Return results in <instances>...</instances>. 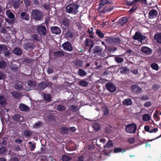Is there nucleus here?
<instances>
[{"instance_id":"obj_36","label":"nucleus","mask_w":161,"mask_h":161,"mask_svg":"<svg viewBox=\"0 0 161 161\" xmlns=\"http://www.w3.org/2000/svg\"><path fill=\"white\" fill-rule=\"evenodd\" d=\"M127 21L128 19L126 17H123L121 19L119 24L121 26H123L127 23Z\"/></svg>"},{"instance_id":"obj_9","label":"nucleus","mask_w":161,"mask_h":161,"mask_svg":"<svg viewBox=\"0 0 161 161\" xmlns=\"http://www.w3.org/2000/svg\"><path fill=\"white\" fill-rule=\"evenodd\" d=\"M130 89L131 91L135 94L141 93L142 91V89L136 84L132 85L130 87Z\"/></svg>"},{"instance_id":"obj_21","label":"nucleus","mask_w":161,"mask_h":161,"mask_svg":"<svg viewBox=\"0 0 161 161\" xmlns=\"http://www.w3.org/2000/svg\"><path fill=\"white\" fill-rule=\"evenodd\" d=\"M41 36L37 34H34L31 36V38L32 41L38 42L40 41L41 40Z\"/></svg>"},{"instance_id":"obj_51","label":"nucleus","mask_w":161,"mask_h":161,"mask_svg":"<svg viewBox=\"0 0 161 161\" xmlns=\"http://www.w3.org/2000/svg\"><path fill=\"white\" fill-rule=\"evenodd\" d=\"M7 65L6 63L3 61H2L0 62V68L3 69L5 68Z\"/></svg>"},{"instance_id":"obj_33","label":"nucleus","mask_w":161,"mask_h":161,"mask_svg":"<svg viewBox=\"0 0 161 161\" xmlns=\"http://www.w3.org/2000/svg\"><path fill=\"white\" fill-rule=\"evenodd\" d=\"M87 73L83 69H79L78 71V75L80 76H84L86 75Z\"/></svg>"},{"instance_id":"obj_18","label":"nucleus","mask_w":161,"mask_h":161,"mask_svg":"<svg viewBox=\"0 0 161 161\" xmlns=\"http://www.w3.org/2000/svg\"><path fill=\"white\" fill-rule=\"evenodd\" d=\"M7 99L3 95L0 96V104L2 106H4L7 104Z\"/></svg>"},{"instance_id":"obj_41","label":"nucleus","mask_w":161,"mask_h":161,"mask_svg":"<svg viewBox=\"0 0 161 161\" xmlns=\"http://www.w3.org/2000/svg\"><path fill=\"white\" fill-rule=\"evenodd\" d=\"M151 117L148 114H145L142 116V119L144 121H148L150 119Z\"/></svg>"},{"instance_id":"obj_43","label":"nucleus","mask_w":161,"mask_h":161,"mask_svg":"<svg viewBox=\"0 0 161 161\" xmlns=\"http://www.w3.org/2000/svg\"><path fill=\"white\" fill-rule=\"evenodd\" d=\"M151 68L155 70H158L159 69V66L158 64L155 63H153L151 64Z\"/></svg>"},{"instance_id":"obj_23","label":"nucleus","mask_w":161,"mask_h":161,"mask_svg":"<svg viewBox=\"0 0 161 161\" xmlns=\"http://www.w3.org/2000/svg\"><path fill=\"white\" fill-rule=\"evenodd\" d=\"M123 103L124 105L129 106L132 104V102L131 99L127 98L123 100Z\"/></svg>"},{"instance_id":"obj_3","label":"nucleus","mask_w":161,"mask_h":161,"mask_svg":"<svg viewBox=\"0 0 161 161\" xmlns=\"http://www.w3.org/2000/svg\"><path fill=\"white\" fill-rule=\"evenodd\" d=\"M137 130V126L135 123H132L125 125V130L126 132L130 134L135 133Z\"/></svg>"},{"instance_id":"obj_8","label":"nucleus","mask_w":161,"mask_h":161,"mask_svg":"<svg viewBox=\"0 0 161 161\" xmlns=\"http://www.w3.org/2000/svg\"><path fill=\"white\" fill-rule=\"evenodd\" d=\"M37 32L41 36H44L47 33V29L45 26L43 25H40L37 28Z\"/></svg>"},{"instance_id":"obj_61","label":"nucleus","mask_w":161,"mask_h":161,"mask_svg":"<svg viewBox=\"0 0 161 161\" xmlns=\"http://www.w3.org/2000/svg\"><path fill=\"white\" fill-rule=\"evenodd\" d=\"M152 104V103L150 101H147L145 103L143 106L145 107H149Z\"/></svg>"},{"instance_id":"obj_39","label":"nucleus","mask_w":161,"mask_h":161,"mask_svg":"<svg viewBox=\"0 0 161 161\" xmlns=\"http://www.w3.org/2000/svg\"><path fill=\"white\" fill-rule=\"evenodd\" d=\"M44 100L47 102H50L52 100L50 95L49 94H45L44 95Z\"/></svg>"},{"instance_id":"obj_24","label":"nucleus","mask_w":161,"mask_h":161,"mask_svg":"<svg viewBox=\"0 0 161 161\" xmlns=\"http://www.w3.org/2000/svg\"><path fill=\"white\" fill-rule=\"evenodd\" d=\"M11 94L12 97L15 99H17L20 97L21 94L18 92L14 91L11 92Z\"/></svg>"},{"instance_id":"obj_2","label":"nucleus","mask_w":161,"mask_h":161,"mask_svg":"<svg viewBox=\"0 0 161 161\" xmlns=\"http://www.w3.org/2000/svg\"><path fill=\"white\" fill-rule=\"evenodd\" d=\"M32 16L34 19L37 20H40L43 18V14L41 10L35 9L31 12Z\"/></svg>"},{"instance_id":"obj_34","label":"nucleus","mask_w":161,"mask_h":161,"mask_svg":"<svg viewBox=\"0 0 161 161\" xmlns=\"http://www.w3.org/2000/svg\"><path fill=\"white\" fill-rule=\"evenodd\" d=\"M107 3V2L106 0H100V2L99 4V7L98 8L99 11V12L100 9L102 6H104Z\"/></svg>"},{"instance_id":"obj_44","label":"nucleus","mask_w":161,"mask_h":161,"mask_svg":"<svg viewBox=\"0 0 161 161\" xmlns=\"http://www.w3.org/2000/svg\"><path fill=\"white\" fill-rule=\"evenodd\" d=\"M21 117L19 114H15L13 117V119L15 121H21L20 120V119Z\"/></svg>"},{"instance_id":"obj_11","label":"nucleus","mask_w":161,"mask_h":161,"mask_svg":"<svg viewBox=\"0 0 161 161\" xmlns=\"http://www.w3.org/2000/svg\"><path fill=\"white\" fill-rule=\"evenodd\" d=\"M63 49L66 51H71L73 48L71 44L69 41H67L62 44Z\"/></svg>"},{"instance_id":"obj_45","label":"nucleus","mask_w":161,"mask_h":161,"mask_svg":"<svg viewBox=\"0 0 161 161\" xmlns=\"http://www.w3.org/2000/svg\"><path fill=\"white\" fill-rule=\"evenodd\" d=\"M33 61V60L27 57H24L23 58V62L27 64H30Z\"/></svg>"},{"instance_id":"obj_32","label":"nucleus","mask_w":161,"mask_h":161,"mask_svg":"<svg viewBox=\"0 0 161 161\" xmlns=\"http://www.w3.org/2000/svg\"><path fill=\"white\" fill-rule=\"evenodd\" d=\"M60 133L62 134H65L68 133V129L66 127L62 126L60 128Z\"/></svg>"},{"instance_id":"obj_16","label":"nucleus","mask_w":161,"mask_h":161,"mask_svg":"<svg viewBox=\"0 0 161 161\" xmlns=\"http://www.w3.org/2000/svg\"><path fill=\"white\" fill-rule=\"evenodd\" d=\"M85 44L86 47H93L94 45V41L91 39L86 38L85 42Z\"/></svg>"},{"instance_id":"obj_30","label":"nucleus","mask_w":161,"mask_h":161,"mask_svg":"<svg viewBox=\"0 0 161 161\" xmlns=\"http://www.w3.org/2000/svg\"><path fill=\"white\" fill-rule=\"evenodd\" d=\"M14 87L15 89L17 90H21L23 87L22 82L19 81L18 82L15 84Z\"/></svg>"},{"instance_id":"obj_59","label":"nucleus","mask_w":161,"mask_h":161,"mask_svg":"<svg viewBox=\"0 0 161 161\" xmlns=\"http://www.w3.org/2000/svg\"><path fill=\"white\" fill-rule=\"evenodd\" d=\"M4 53V56L5 57H8L11 54L10 52L8 49Z\"/></svg>"},{"instance_id":"obj_46","label":"nucleus","mask_w":161,"mask_h":161,"mask_svg":"<svg viewBox=\"0 0 161 161\" xmlns=\"http://www.w3.org/2000/svg\"><path fill=\"white\" fill-rule=\"evenodd\" d=\"M71 159V158L65 155H63L62 157V160L63 161H69Z\"/></svg>"},{"instance_id":"obj_55","label":"nucleus","mask_w":161,"mask_h":161,"mask_svg":"<svg viewBox=\"0 0 161 161\" xmlns=\"http://www.w3.org/2000/svg\"><path fill=\"white\" fill-rule=\"evenodd\" d=\"M42 123L41 122L39 121L38 122L36 123L33 126L34 128H37L40 127L41 126Z\"/></svg>"},{"instance_id":"obj_25","label":"nucleus","mask_w":161,"mask_h":161,"mask_svg":"<svg viewBox=\"0 0 161 161\" xmlns=\"http://www.w3.org/2000/svg\"><path fill=\"white\" fill-rule=\"evenodd\" d=\"M47 84L45 82H41L38 84V88L41 91H43L47 86Z\"/></svg>"},{"instance_id":"obj_50","label":"nucleus","mask_w":161,"mask_h":161,"mask_svg":"<svg viewBox=\"0 0 161 161\" xmlns=\"http://www.w3.org/2000/svg\"><path fill=\"white\" fill-rule=\"evenodd\" d=\"M114 59L115 61L118 63H122L124 61V58L119 57H115Z\"/></svg>"},{"instance_id":"obj_13","label":"nucleus","mask_w":161,"mask_h":161,"mask_svg":"<svg viewBox=\"0 0 161 161\" xmlns=\"http://www.w3.org/2000/svg\"><path fill=\"white\" fill-rule=\"evenodd\" d=\"M51 30L52 33L58 35L61 32L60 28L57 26H53L51 28Z\"/></svg>"},{"instance_id":"obj_42","label":"nucleus","mask_w":161,"mask_h":161,"mask_svg":"<svg viewBox=\"0 0 161 161\" xmlns=\"http://www.w3.org/2000/svg\"><path fill=\"white\" fill-rule=\"evenodd\" d=\"M92 127L95 130L98 131L100 129L101 126L99 124L95 123L92 125Z\"/></svg>"},{"instance_id":"obj_47","label":"nucleus","mask_w":161,"mask_h":161,"mask_svg":"<svg viewBox=\"0 0 161 161\" xmlns=\"http://www.w3.org/2000/svg\"><path fill=\"white\" fill-rule=\"evenodd\" d=\"M57 109L59 111H63L65 110V107L61 105H58L57 107Z\"/></svg>"},{"instance_id":"obj_57","label":"nucleus","mask_w":161,"mask_h":161,"mask_svg":"<svg viewBox=\"0 0 161 161\" xmlns=\"http://www.w3.org/2000/svg\"><path fill=\"white\" fill-rule=\"evenodd\" d=\"M122 149L121 148L116 147L114 150V153H118L122 152Z\"/></svg>"},{"instance_id":"obj_29","label":"nucleus","mask_w":161,"mask_h":161,"mask_svg":"<svg viewBox=\"0 0 161 161\" xmlns=\"http://www.w3.org/2000/svg\"><path fill=\"white\" fill-rule=\"evenodd\" d=\"M8 49V46L4 44H0V54Z\"/></svg>"},{"instance_id":"obj_17","label":"nucleus","mask_w":161,"mask_h":161,"mask_svg":"<svg viewBox=\"0 0 161 161\" xmlns=\"http://www.w3.org/2000/svg\"><path fill=\"white\" fill-rule=\"evenodd\" d=\"M64 51H55L53 53V55L55 58H57L59 57H61L64 56Z\"/></svg>"},{"instance_id":"obj_7","label":"nucleus","mask_w":161,"mask_h":161,"mask_svg":"<svg viewBox=\"0 0 161 161\" xmlns=\"http://www.w3.org/2000/svg\"><path fill=\"white\" fill-rule=\"evenodd\" d=\"M105 87L106 89L110 92H114L116 90V86L111 82H108L106 84Z\"/></svg>"},{"instance_id":"obj_6","label":"nucleus","mask_w":161,"mask_h":161,"mask_svg":"<svg viewBox=\"0 0 161 161\" xmlns=\"http://www.w3.org/2000/svg\"><path fill=\"white\" fill-rule=\"evenodd\" d=\"M70 21L66 17H64L62 21L61 27L63 29L66 30L70 26Z\"/></svg>"},{"instance_id":"obj_60","label":"nucleus","mask_w":161,"mask_h":161,"mask_svg":"<svg viewBox=\"0 0 161 161\" xmlns=\"http://www.w3.org/2000/svg\"><path fill=\"white\" fill-rule=\"evenodd\" d=\"M42 3V0H34L33 3L35 4L40 5Z\"/></svg>"},{"instance_id":"obj_62","label":"nucleus","mask_w":161,"mask_h":161,"mask_svg":"<svg viewBox=\"0 0 161 161\" xmlns=\"http://www.w3.org/2000/svg\"><path fill=\"white\" fill-rule=\"evenodd\" d=\"M141 100L143 101H146L149 99V97L147 95H143L140 97Z\"/></svg>"},{"instance_id":"obj_4","label":"nucleus","mask_w":161,"mask_h":161,"mask_svg":"<svg viewBox=\"0 0 161 161\" xmlns=\"http://www.w3.org/2000/svg\"><path fill=\"white\" fill-rule=\"evenodd\" d=\"M133 39L139 40L141 42L144 41L146 39V37L142 35L140 32L137 31L135 32V35L133 36Z\"/></svg>"},{"instance_id":"obj_40","label":"nucleus","mask_w":161,"mask_h":161,"mask_svg":"<svg viewBox=\"0 0 161 161\" xmlns=\"http://www.w3.org/2000/svg\"><path fill=\"white\" fill-rule=\"evenodd\" d=\"M103 111L104 115L107 116L109 114V110L106 106H103Z\"/></svg>"},{"instance_id":"obj_54","label":"nucleus","mask_w":161,"mask_h":161,"mask_svg":"<svg viewBox=\"0 0 161 161\" xmlns=\"http://www.w3.org/2000/svg\"><path fill=\"white\" fill-rule=\"evenodd\" d=\"M128 69L127 67H122L121 68L120 72L123 74L127 73L128 70Z\"/></svg>"},{"instance_id":"obj_37","label":"nucleus","mask_w":161,"mask_h":161,"mask_svg":"<svg viewBox=\"0 0 161 161\" xmlns=\"http://www.w3.org/2000/svg\"><path fill=\"white\" fill-rule=\"evenodd\" d=\"M74 35L73 32H71L70 30H68L65 34V36L66 38H72L73 37Z\"/></svg>"},{"instance_id":"obj_63","label":"nucleus","mask_w":161,"mask_h":161,"mask_svg":"<svg viewBox=\"0 0 161 161\" xmlns=\"http://www.w3.org/2000/svg\"><path fill=\"white\" fill-rule=\"evenodd\" d=\"M54 71L53 68L52 67H48L47 70V72L48 74H50L53 73Z\"/></svg>"},{"instance_id":"obj_38","label":"nucleus","mask_w":161,"mask_h":161,"mask_svg":"<svg viewBox=\"0 0 161 161\" xmlns=\"http://www.w3.org/2000/svg\"><path fill=\"white\" fill-rule=\"evenodd\" d=\"M96 34L99 38H103L104 36V34L98 29L97 30Z\"/></svg>"},{"instance_id":"obj_12","label":"nucleus","mask_w":161,"mask_h":161,"mask_svg":"<svg viewBox=\"0 0 161 161\" xmlns=\"http://www.w3.org/2000/svg\"><path fill=\"white\" fill-rule=\"evenodd\" d=\"M158 13L157 11L154 9L150 10L148 14V18L149 19L156 18L157 16Z\"/></svg>"},{"instance_id":"obj_15","label":"nucleus","mask_w":161,"mask_h":161,"mask_svg":"<svg viewBox=\"0 0 161 161\" xmlns=\"http://www.w3.org/2000/svg\"><path fill=\"white\" fill-rule=\"evenodd\" d=\"M19 108L20 110L24 112H28L30 109L29 107L22 103L19 104Z\"/></svg>"},{"instance_id":"obj_56","label":"nucleus","mask_w":161,"mask_h":161,"mask_svg":"<svg viewBox=\"0 0 161 161\" xmlns=\"http://www.w3.org/2000/svg\"><path fill=\"white\" fill-rule=\"evenodd\" d=\"M105 132L106 134H109L111 131L110 127L109 126H107L105 127L104 129Z\"/></svg>"},{"instance_id":"obj_64","label":"nucleus","mask_w":161,"mask_h":161,"mask_svg":"<svg viewBox=\"0 0 161 161\" xmlns=\"http://www.w3.org/2000/svg\"><path fill=\"white\" fill-rule=\"evenodd\" d=\"M128 142L130 144H133L135 142V139L134 137L130 138L128 139Z\"/></svg>"},{"instance_id":"obj_19","label":"nucleus","mask_w":161,"mask_h":161,"mask_svg":"<svg viewBox=\"0 0 161 161\" xmlns=\"http://www.w3.org/2000/svg\"><path fill=\"white\" fill-rule=\"evenodd\" d=\"M154 40L157 42L161 44V32L157 33L154 36Z\"/></svg>"},{"instance_id":"obj_52","label":"nucleus","mask_w":161,"mask_h":161,"mask_svg":"<svg viewBox=\"0 0 161 161\" xmlns=\"http://www.w3.org/2000/svg\"><path fill=\"white\" fill-rule=\"evenodd\" d=\"M24 135L25 137H29L32 134V132L30 130H25L24 131Z\"/></svg>"},{"instance_id":"obj_35","label":"nucleus","mask_w":161,"mask_h":161,"mask_svg":"<svg viewBox=\"0 0 161 161\" xmlns=\"http://www.w3.org/2000/svg\"><path fill=\"white\" fill-rule=\"evenodd\" d=\"M74 66L75 67H80L82 66V61L79 60H77L74 63Z\"/></svg>"},{"instance_id":"obj_20","label":"nucleus","mask_w":161,"mask_h":161,"mask_svg":"<svg viewBox=\"0 0 161 161\" xmlns=\"http://www.w3.org/2000/svg\"><path fill=\"white\" fill-rule=\"evenodd\" d=\"M20 0H12V4L14 8H18L20 4Z\"/></svg>"},{"instance_id":"obj_58","label":"nucleus","mask_w":161,"mask_h":161,"mask_svg":"<svg viewBox=\"0 0 161 161\" xmlns=\"http://www.w3.org/2000/svg\"><path fill=\"white\" fill-rule=\"evenodd\" d=\"M160 87L159 85H157L156 84H154L152 87V89L154 90H158Z\"/></svg>"},{"instance_id":"obj_49","label":"nucleus","mask_w":161,"mask_h":161,"mask_svg":"<svg viewBox=\"0 0 161 161\" xmlns=\"http://www.w3.org/2000/svg\"><path fill=\"white\" fill-rule=\"evenodd\" d=\"M43 7L45 10H48L51 7V5L50 4L45 3L43 5Z\"/></svg>"},{"instance_id":"obj_27","label":"nucleus","mask_w":161,"mask_h":161,"mask_svg":"<svg viewBox=\"0 0 161 161\" xmlns=\"http://www.w3.org/2000/svg\"><path fill=\"white\" fill-rule=\"evenodd\" d=\"M79 85L83 87L87 86L88 84V83L85 80H81L78 82Z\"/></svg>"},{"instance_id":"obj_26","label":"nucleus","mask_w":161,"mask_h":161,"mask_svg":"<svg viewBox=\"0 0 161 161\" xmlns=\"http://www.w3.org/2000/svg\"><path fill=\"white\" fill-rule=\"evenodd\" d=\"M13 53L17 55H20L22 53L21 49L19 47H16L13 50Z\"/></svg>"},{"instance_id":"obj_22","label":"nucleus","mask_w":161,"mask_h":161,"mask_svg":"<svg viewBox=\"0 0 161 161\" xmlns=\"http://www.w3.org/2000/svg\"><path fill=\"white\" fill-rule=\"evenodd\" d=\"M28 85L30 88L34 89L36 87V84L35 81L30 80L28 81Z\"/></svg>"},{"instance_id":"obj_48","label":"nucleus","mask_w":161,"mask_h":161,"mask_svg":"<svg viewBox=\"0 0 161 161\" xmlns=\"http://www.w3.org/2000/svg\"><path fill=\"white\" fill-rule=\"evenodd\" d=\"M121 42L120 39L118 37H113L112 40V42H114V43H119Z\"/></svg>"},{"instance_id":"obj_31","label":"nucleus","mask_w":161,"mask_h":161,"mask_svg":"<svg viewBox=\"0 0 161 161\" xmlns=\"http://www.w3.org/2000/svg\"><path fill=\"white\" fill-rule=\"evenodd\" d=\"M20 16L22 19L26 20H29L30 16L29 14L25 12H23L21 14Z\"/></svg>"},{"instance_id":"obj_5","label":"nucleus","mask_w":161,"mask_h":161,"mask_svg":"<svg viewBox=\"0 0 161 161\" xmlns=\"http://www.w3.org/2000/svg\"><path fill=\"white\" fill-rule=\"evenodd\" d=\"M113 145V144L112 141L109 140L107 144L104 146V147L105 148L103 151V152L105 155H108L109 153L112 151V150L109 149L107 150L106 149H109L110 147H112Z\"/></svg>"},{"instance_id":"obj_10","label":"nucleus","mask_w":161,"mask_h":161,"mask_svg":"<svg viewBox=\"0 0 161 161\" xmlns=\"http://www.w3.org/2000/svg\"><path fill=\"white\" fill-rule=\"evenodd\" d=\"M34 47L33 43L32 42H26L23 45L24 48L26 51H31L33 49Z\"/></svg>"},{"instance_id":"obj_28","label":"nucleus","mask_w":161,"mask_h":161,"mask_svg":"<svg viewBox=\"0 0 161 161\" xmlns=\"http://www.w3.org/2000/svg\"><path fill=\"white\" fill-rule=\"evenodd\" d=\"M102 51V49L98 46H96L93 49V53L96 54H100Z\"/></svg>"},{"instance_id":"obj_14","label":"nucleus","mask_w":161,"mask_h":161,"mask_svg":"<svg viewBox=\"0 0 161 161\" xmlns=\"http://www.w3.org/2000/svg\"><path fill=\"white\" fill-rule=\"evenodd\" d=\"M141 51L143 53L148 55L151 54L152 53V49L145 46H143L141 47Z\"/></svg>"},{"instance_id":"obj_53","label":"nucleus","mask_w":161,"mask_h":161,"mask_svg":"<svg viewBox=\"0 0 161 161\" xmlns=\"http://www.w3.org/2000/svg\"><path fill=\"white\" fill-rule=\"evenodd\" d=\"M23 1L26 8L29 6L31 3V0H23Z\"/></svg>"},{"instance_id":"obj_1","label":"nucleus","mask_w":161,"mask_h":161,"mask_svg":"<svg viewBox=\"0 0 161 161\" xmlns=\"http://www.w3.org/2000/svg\"><path fill=\"white\" fill-rule=\"evenodd\" d=\"M79 6L74 3H70L65 8L66 12L69 14H76L78 12V10Z\"/></svg>"}]
</instances>
